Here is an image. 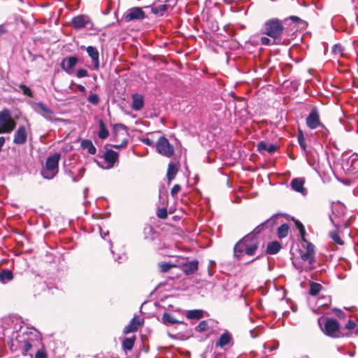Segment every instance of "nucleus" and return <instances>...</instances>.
Segmentation results:
<instances>
[{"label": "nucleus", "mask_w": 358, "mask_h": 358, "mask_svg": "<svg viewBox=\"0 0 358 358\" xmlns=\"http://www.w3.org/2000/svg\"><path fill=\"white\" fill-rule=\"evenodd\" d=\"M158 266H159L160 271L162 273L167 272L171 268H173V267L176 266L174 264H169V263H166V262H159L158 264Z\"/></svg>", "instance_id": "35"}, {"label": "nucleus", "mask_w": 358, "mask_h": 358, "mask_svg": "<svg viewBox=\"0 0 358 358\" xmlns=\"http://www.w3.org/2000/svg\"><path fill=\"white\" fill-rule=\"evenodd\" d=\"M35 358H46V354L43 350H38L35 355Z\"/></svg>", "instance_id": "50"}, {"label": "nucleus", "mask_w": 358, "mask_h": 358, "mask_svg": "<svg viewBox=\"0 0 358 358\" xmlns=\"http://www.w3.org/2000/svg\"><path fill=\"white\" fill-rule=\"evenodd\" d=\"M264 34L273 39L280 38L282 36L284 27L280 20L277 18H273L267 20L264 23Z\"/></svg>", "instance_id": "3"}, {"label": "nucleus", "mask_w": 358, "mask_h": 358, "mask_svg": "<svg viewBox=\"0 0 358 358\" xmlns=\"http://www.w3.org/2000/svg\"><path fill=\"white\" fill-rule=\"evenodd\" d=\"M322 289V285L317 282H310L309 294L311 296H316Z\"/></svg>", "instance_id": "30"}, {"label": "nucleus", "mask_w": 358, "mask_h": 358, "mask_svg": "<svg viewBox=\"0 0 358 358\" xmlns=\"http://www.w3.org/2000/svg\"><path fill=\"white\" fill-rule=\"evenodd\" d=\"M71 25L76 30L83 28L91 29H92L93 23L89 16L86 15H78L72 18Z\"/></svg>", "instance_id": "6"}, {"label": "nucleus", "mask_w": 358, "mask_h": 358, "mask_svg": "<svg viewBox=\"0 0 358 358\" xmlns=\"http://www.w3.org/2000/svg\"><path fill=\"white\" fill-rule=\"evenodd\" d=\"M330 220H331V222L333 223V224H334L335 227H338V222H336V221L334 220V219L331 216H330Z\"/></svg>", "instance_id": "59"}, {"label": "nucleus", "mask_w": 358, "mask_h": 358, "mask_svg": "<svg viewBox=\"0 0 358 358\" xmlns=\"http://www.w3.org/2000/svg\"><path fill=\"white\" fill-rule=\"evenodd\" d=\"M296 227L300 231V234H301L302 239L304 241H306L305 239L306 231H305L303 224L301 223L300 222L297 221V222H296Z\"/></svg>", "instance_id": "40"}, {"label": "nucleus", "mask_w": 358, "mask_h": 358, "mask_svg": "<svg viewBox=\"0 0 358 358\" xmlns=\"http://www.w3.org/2000/svg\"><path fill=\"white\" fill-rule=\"evenodd\" d=\"M99 131L98 134L99 138L101 139H106L108 135L109 132L106 128V126L102 120H100L99 122Z\"/></svg>", "instance_id": "27"}, {"label": "nucleus", "mask_w": 358, "mask_h": 358, "mask_svg": "<svg viewBox=\"0 0 358 358\" xmlns=\"http://www.w3.org/2000/svg\"><path fill=\"white\" fill-rule=\"evenodd\" d=\"M231 341V336L228 332H225L222 334L218 341L216 343V346H219L220 348L224 347V345L229 344Z\"/></svg>", "instance_id": "23"}, {"label": "nucleus", "mask_w": 358, "mask_h": 358, "mask_svg": "<svg viewBox=\"0 0 358 358\" xmlns=\"http://www.w3.org/2000/svg\"><path fill=\"white\" fill-rule=\"evenodd\" d=\"M87 101L94 105V106H96L99 101H100V99H99V96L98 94H90L88 98H87Z\"/></svg>", "instance_id": "37"}, {"label": "nucleus", "mask_w": 358, "mask_h": 358, "mask_svg": "<svg viewBox=\"0 0 358 358\" xmlns=\"http://www.w3.org/2000/svg\"><path fill=\"white\" fill-rule=\"evenodd\" d=\"M264 226H266V224L265 222L264 223H262L261 224H259V226H257L252 233H250L249 234H253L254 236L255 237V235L256 234H259L262 230L263 229V228L264 227Z\"/></svg>", "instance_id": "44"}, {"label": "nucleus", "mask_w": 358, "mask_h": 358, "mask_svg": "<svg viewBox=\"0 0 358 358\" xmlns=\"http://www.w3.org/2000/svg\"><path fill=\"white\" fill-rule=\"evenodd\" d=\"M13 278V273L10 270L3 269L0 272V281L3 283L11 280Z\"/></svg>", "instance_id": "26"}, {"label": "nucleus", "mask_w": 358, "mask_h": 358, "mask_svg": "<svg viewBox=\"0 0 358 358\" xmlns=\"http://www.w3.org/2000/svg\"><path fill=\"white\" fill-rule=\"evenodd\" d=\"M145 230H148L149 233H151L153 229L151 227H147L145 228Z\"/></svg>", "instance_id": "61"}, {"label": "nucleus", "mask_w": 358, "mask_h": 358, "mask_svg": "<svg viewBox=\"0 0 358 358\" xmlns=\"http://www.w3.org/2000/svg\"><path fill=\"white\" fill-rule=\"evenodd\" d=\"M80 146L83 149H87L88 153L90 155H95L96 152V148L94 146L92 141L83 140L80 143Z\"/></svg>", "instance_id": "20"}, {"label": "nucleus", "mask_w": 358, "mask_h": 358, "mask_svg": "<svg viewBox=\"0 0 358 358\" xmlns=\"http://www.w3.org/2000/svg\"><path fill=\"white\" fill-rule=\"evenodd\" d=\"M162 320L166 325L174 324L179 322L171 314L167 313L163 314Z\"/></svg>", "instance_id": "25"}, {"label": "nucleus", "mask_w": 358, "mask_h": 358, "mask_svg": "<svg viewBox=\"0 0 358 358\" xmlns=\"http://www.w3.org/2000/svg\"><path fill=\"white\" fill-rule=\"evenodd\" d=\"M317 128H319L318 131L316 132L317 137L324 140L327 139L329 135L328 129L322 124Z\"/></svg>", "instance_id": "31"}, {"label": "nucleus", "mask_w": 358, "mask_h": 358, "mask_svg": "<svg viewBox=\"0 0 358 358\" xmlns=\"http://www.w3.org/2000/svg\"><path fill=\"white\" fill-rule=\"evenodd\" d=\"M88 191V188H85V194H86V192Z\"/></svg>", "instance_id": "64"}, {"label": "nucleus", "mask_w": 358, "mask_h": 358, "mask_svg": "<svg viewBox=\"0 0 358 358\" xmlns=\"http://www.w3.org/2000/svg\"><path fill=\"white\" fill-rule=\"evenodd\" d=\"M145 14L140 7H134L129 8L124 15V19L126 22H130L134 20H143Z\"/></svg>", "instance_id": "8"}, {"label": "nucleus", "mask_w": 358, "mask_h": 358, "mask_svg": "<svg viewBox=\"0 0 358 358\" xmlns=\"http://www.w3.org/2000/svg\"><path fill=\"white\" fill-rule=\"evenodd\" d=\"M157 215L161 219H166L167 217V210L165 208H159L157 212Z\"/></svg>", "instance_id": "41"}, {"label": "nucleus", "mask_w": 358, "mask_h": 358, "mask_svg": "<svg viewBox=\"0 0 358 358\" xmlns=\"http://www.w3.org/2000/svg\"><path fill=\"white\" fill-rule=\"evenodd\" d=\"M297 140H298L299 143H302L305 142V138H304L303 133L300 129L298 131Z\"/></svg>", "instance_id": "47"}, {"label": "nucleus", "mask_w": 358, "mask_h": 358, "mask_svg": "<svg viewBox=\"0 0 358 358\" xmlns=\"http://www.w3.org/2000/svg\"><path fill=\"white\" fill-rule=\"evenodd\" d=\"M7 32V29L6 28V26L5 24H1L0 25V36H1L2 35H3L4 34H6Z\"/></svg>", "instance_id": "54"}, {"label": "nucleus", "mask_w": 358, "mask_h": 358, "mask_svg": "<svg viewBox=\"0 0 358 358\" xmlns=\"http://www.w3.org/2000/svg\"><path fill=\"white\" fill-rule=\"evenodd\" d=\"M322 331L331 338H339L343 336L340 331V324L334 319H328L323 327H321Z\"/></svg>", "instance_id": "5"}, {"label": "nucleus", "mask_w": 358, "mask_h": 358, "mask_svg": "<svg viewBox=\"0 0 358 358\" xmlns=\"http://www.w3.org/2000/svg\"><path fill=\"white\" fill-rule=\"evenodd\" d=\"M104 159L107 163L106 169L112 168L118 157V153L113 150H108L104 153L103 155Z\"/></svg>", "instance_id": "14"}, {"label": "nucleus", "mask_w": 358, "mask_h": 358, "mask_svg": "<svg viewBox=\"0 0 358 358\" xmlns=\"http://www.w3.org/2000/svg\"><path fill=\"white\" fill-rule=\"evenodd\" d=\"M60 157L61 155L56 152L47 158L45 164L41 172L44 178L52 179L57 174Z\"/></svg>", "instance_id": "2"}, {"label": "nucleus", "mask_w": 358, "mask_h": 358, "mask_svg": "<svg viewBox=\"0 0 358 358\" xmlns=\"http://www.w3.org/2000/svg\"><path fill=\"white\" fill-rule=\"evenodd\" d=\"M143 143L148 145H151L152 143V141L150 138H144Z\"/></svg>", "instance_id": "56"}, {"label": "nucleus", "mask_w": 358, "mask_h": 358, "mask_svg": "<svg viewBox=\"0 0 358 358\" xmlns=\"http://www.w3.org/2000/svg\"><path fill=\"white\" fill-rule=\"evenodd\" d=\"M135 337L126 338L122 342V347L126 350H131L134 345Z\"/></svg>", "instance_id": "32"}, {"label": "nucleus", "mask_w": 358, "mask_h": 358, "mask_svg": "<svg viewBox=\"0 0 358 358\" xmlns=\"http://www.w3.org/2000/svg\"><path fill=\"white\" fill-rule=\"evenodd\" d=\"M356 327V323L352 320H349L345 324V329L348 330L354 329Z\"/></svg>", "instance_id": "48"}, {"label": "nucleus", "mask_w": 358, "mask_h": 358, "mask_svg": "<svg viewBox=\"0 0 358 358\" xmlns=\"http://www.w3.org/2000/svg\"><path fill=\"white\" fill-rule=\"evenodd\" d=\"M281 245L278 241L269 243L266 248V252L270 255H275L279 252Z\"/></svg>", "instance_id": "21"}, {"label": "nucleus", "mask_w": 358, "mask_h": 358, "mask_svg": "<svg viewBox=\"0 0 358 358\" xmlns=\"http://www.w3.org/2000/svg\"><path fill=\"white\" fill-rule=\"evenodd\" d=\"M259 247V241L253 234H247L234 248V256L240 258L243 253L248 256L255 254Z\"/></svg>", "instance_id": "1"}, {"label": "nucleus", "mask_w": 358, "mask_h": 358, "mask_svg": "<svg viewBox=\"0 0 358 358\" xmlns=\"http://www.w3.org/2000/svg\"><path fill=\"white\" fill-rule=\"evenodd\" d=\"M132 108L134 110H140L144 106V99L141 94H134L132 95Z\"/></svg>", "instance_id": "18"}, {"label": "nucleus", "mask_w": 358, "mask_h": 358, "mask_svg": "<svg viewBox=\"0 0 358 358\" xmlns=\"http://www.w3.org/2000/svg\"><path fill=\"white\" fill-rule=\"evenodd\" d=\"M126 143H127V141L124 140V141H122V143L120 145H114V147H115V148H120V147H122L123 145H124Z\"/></svg>", "instance_id": "60"}, {"label": "nucleus", "mask_w": 358, "mask_h": 358, "mask_svg": "<svg viewBox=\"0 0 358 358\" xmlns=\"http://www.w3.org/2000/svg\"><path fill=\"white\" fill-rule=\"evenodd\" d=\"M143 320L141 317H134L124 329V334H127L129 333L135 332L143 324Z\"/></svg>", "instance_id": "13"}, {"label": "nucleus", "mask_w": 358, "mask_h": 358, "mask_svg": "<svg viewBox=\"0 0 358 358\" xmlns=\"http://www.w3.org/2000/svg\"><path fill=\"white\" fill-rule=\"evenodd\" d=\"M34 110L36 113L41 115L47 120H52L54 113L51 108L44 104L43 102L36 103Z\"/></svg>", "instance_id": "11"}, {"label": "nucleus", "mask_w": 358, "mask_h": 358, "mask_svg": "<svg viewBox=\"0 0 358 358\" xmlns=\"http://www.w3.org/2000/svg\"><path fill=\"white\" fill-rule=\"evenodd\" d=\"M261 43L262 45H268L271 44V40L266 36L261 38Z\"/></svg>", "instance_id": "51"}, {"label": "nucleus", "mask_w": 358, "mask_h": 358, "mask_svg": "<svg viewBox=\"0 0 358 358\" xmlns=\"http://www.w3.org/2000/svg\"><path fill=\"white\" fill-rule=\"evenodd\" d=\"M78 59L74 56L65 57L61 62V68L68 74L71 75L74 72V67L78 64Z\"/></svg>", "instance_id": "10"}, {"label": "nucleus", "mask_w": 358, "mask_h": 358, "mask_svg": "<svg viewBox=\"0 0 358 358\" xmlns=\"http://www.w3.org/2000/svg\"><path fill=\"white\" fill-rule=\"evenodd\" d=\"M314 248H315V247H314L313 244H312L311 243H308L306 252H307L308 253H311L313 255H315Z\"/></svg>", "instance_id": "49"}, {"label": "nucleus", "mask_w": 358, "mask_h": 358, "mask_svg": "<svg viewBox=\"0 0 358 358\" xmlns=\"http://www.w3.org/2000/svg\"><path fill=\"white\" fill-rule=\"evenodd\" d=\"M278 219V215H274L271 218L268 219L266 222V227H272L274 224L277 223V220Z\"/></svg>", "instance_id": "39"}, {"label": "nucleus", "mask_w": 358, "mask_h": 358, "mask_svg": "<svg viewBox=\"0 0 358 358\" xmlns=\"http://www.w3.org/2000/svg\"><path fill=\"white\" fill-rule=\"evenodd\" d=\"M181 189V187L179 185H175L171 189V194L173 196H175Z\"/></svg>", "instance_id": "46"}, {"label": "nucleus", "mask_w": 358, "mask_h": 358, "mask_svg": "<svg viewBox=\"0 0 358 358\" xmlns=\"http://www.w3.org/2000/svg\"><path fill=\"white\" fill-rule=\"evenodd\" d=\"M275 349H276V347H272V348H271V350H275Z\"/></svg>", "instance_id": "63"}, {"label": "nucleus", "mask_w": 358, "mask_h": 358, "mask_svg": "<svg viewBox=\"0 0 358 358\" xmlns=\"http://www.w3.org/2000/svg\"><path fill=\"white\" fill-rule=\"evenodd\" d=\"M20 88L22 89L23 94L29 96H32V92L30 89L24 85H20Z\"/></svg>", "instance_id": "45"}, {"label": "nucleus", "mask_w": 358, "mask_h": 358, "mask_svg": "<svg viewBox=\"0 0 358 358\" xmlns=\"http://www.w3.org/2000/svg\"><path fill=\"white\" fill-rule=\"evenodd\" d=\"M343 48L341 45L336 44L333 47V52L335 55H341L343 54Z\"/></svg>", "instance_id": "42"}, {"label": "nucleus", "mask_w": 358, "mask_h": 358, "mask_svg": "<svg viewBox=\"0 0 358 358\" xmlns=\"http://www.w3.org/2000/svg\"><path fill=\"white\" fill-rule=\"evenodd\" d=\"M289 19H290L292 21L294 22H298L301 21V19H300L299 17H297V16H294V15L290 16V17H289Z\"/></svg>", "instance_id": "55"}, {"label": "nucleus", "mask_w": 358, "mask_h": 358, "mask_svg": "<svg viewBox=\"0 0 358 358\" xmlns=\"http://www.w3.org/2000/svg\"><path fill=\"white\" fill-rule=\"evenodd\" d=\"M276 146L273 144H268L264 141H260L257 145L259 151H267L268 153H273L276 150Z\"/></svg>", "instance_id": "19"}, {"label": "nucleus", "mask_w": 358, "mask_h": 358, "mask_svg": "<svg viewBox=\"0 0 358 358\" xmlns=\"http://www.w3.org/2000/svg\"><path fill=\"white\" fill-rule=\"evenodd\" d=\"M198 261L192 260L184 264L182 270L185 275H191L198 269Z\"/></svg>", "instance_id": "17"}, {"label": "nucleus", "mask_w": 358, "mask_h": 358, "mask_svg": "<svg viewBox=\"0 0 358 358\" xmlns=\"http://www.w3.org/2000/svg\"><path fill=\"white\" fill-rule=\"evenodd\" d=\"M300 147L301 148V149L303 150V151H306V142H303L302 143H299Z\"/></svg>", "instance_id": "58"}, {"label": "nucleus", "mask_w": 358, "mask_h": 358, "mask_svg": "<svg viewBox=\"0 0 358 358\" xmlns=\"http://www.w3.org/2000/svg\"><path fill=\"white\" fill-rule=\"evenodd\" d=\"M304 182L305 181L303 178H296L292 180L291 186L294 191L299 192L303 195H306L307 194V191L303 187Z\"/></svg>", "instance_id": "15"}, {"label": "nucleus", "mask_w": 358, "mask_h": 358, "mask_svg": "<svg viewBox=\"0 0 358 358\" xmlns=\"http://www.w3.org/2000/svg\"><path fill=\"white\" fill-rule=\"evenodd\" d=\"M117 127H120V128H122V129H125V126L122 124H117L115 125V128H117Z\"/></svg>", "instance_id": "62"}, {"label": "nucleus", "mask_w": 358, "mask_h": 358, "mask_svg": "<svg viewBox=\"0 0 358 358\" xmlns=\"http://www.w3.org/2000/svg\"><path fill=\"white\" fill-rule=\"evenodd\" d=\"M27 134L24 126H20L15 133L13 143L17 145H22L27 141Z\"/></svg>", "instance_id": "12"}, {"label": "nucleus", "mask_w": 358, "mask_h": 358, "mask_svg": "<svg viewBox=\"0 0 358 358\" xmlns=\"http://www.w3.org/2000/svg\"><path fill=\"white\" fill-rule=\"evenodd\" d=\"M208 323L206 320H203L196 327L195 330L198 332H203L208 330Z\"/></svg>", "instance_id": "34"}, {"label": "nucleus", "mask_w": 358, "mask_h": 358, "mask_svg": "<svg viewBox=\"0 0 358 358\" xmlns=\"http://www.w3.org/2000/svg\"><path fill=\"white\" fill-rule=\"evenodd\" d=\"M159 3L160 4L159 5H154L151 7V11L152 13L155 15L162 13V15H163V13L169 9V8L164 3Z\"/></svg>", "instance_id": "28"}, {"label": "nucleus", "mask_w": 358, "mask_h": 358, "mask_svg": "<svg viewBox=\"0 0 358 358\" xmlns=\"http://www.w3.org/2000/svg\"><path fill=\"white\" fill-rule=\"evenodd\" d=\"M178 166L173 163H169L167 170V178L169 182H171L173 179H174L177 172H178Z\"/></svg>", "instance_id": "22"}, {"label": "nucleus", "mask_w": 358, "mask_h": 358, "mask_svg": "<svg viewBox=\"0 0 358 358\" xmlns=\"http://www.w3.org/2000/svg\"><path fill=\"white\" fill-rule=\"evenodd\" d=\"M186 316L188 319L199 320L203 317V311L198 309L188 310L186 313Z\"/></svg>", "instance_id": "24"}, {"label": "nucleus", "mask_w": 358, "mask_h": 358, "mask_svg": "<svg viewBox=\"0 0 358 358\" xmlns=\"http://www.w3.org/2000/svg\"><path fill=\"white\" fill-rule=\"evenodd\" d=\"M289 232V226L287 224H283L278 228L277 234L280 238L286 237Z\"/></svg>", "instance_id": "29"}, {"label": "nucleus", "mask_w": 358, "mask_h": 358, "mask_svg": "<svg viewBox=\"0 0 358 358\" xmlns=\"http://www.w3.org/2000/svg\"><path fill=\"white\" fill-rule=\"evenodd\" d=\"M76 76L79 78L87 77L88 76V72L84 69H80L77 71Z\"/></svg>", "instance_id": "43"}, {"label": "nucleus", "mask_w": 358, "mask_h": 358, "mask_svg": "<svg viewBox=\"0 0 358 358\" xmlns=\"http://www.w3.org/2000/svg\"><path fill=\"white\" fill-rule=\"evenodd\" d=\"M78 89L79 91L82 92H84L85 91V87L82 85H78Z\"/></svg>", "instance_id": "57"}, {"label": "nucleus", "mask_w": 358, "mask_h": 358, "mask_svg": "<svg viewBox=\"0 0 358 358\" xmlns=\"http://www.w3.org/2000/svg\"><path fill=\"white\" fill-rule=\"evenodd\" d=\"M306 123L307 127L310 129H317L322 124L320 120V115L317 108H314L311 110L309 115L306 117Z\"/></svg>", "instance_id": "9"}, {"label": "nucleus", "mask_w": 358, "mask_h": 358, "mask_svg": "<svg viewBox=\"0 0 358 358\" xmlns=\"http://www.w3.org/2000/svg\"><path fill=\"white\" fill-rule=\"evenodd\" d=\"M86 50L88 55L92 58L94 69L98 70L99 68V60L97 49L93 46H88Z\"/></svg>", "instance_id": "16"}, {"label": "nucleus", "mask_w": 358, "mask_h": 358, "mask_svg": "<svg viewBox=\"0 0 358 358\" xmlns=\"http://www.w3.org/2000/svg\"><path fill=\"white\" fill-rule=\"evenodd\" d=\"M158 3H164L169 8H173L177 3V0H157Z\"/></svg>", "instance_id": "38"}, {"label": "nucleus", "mask_w": 358, "mask_h": 358, "mask_svg": "<svg viewBox=\"0 0 358 358\" xmlns=\"http://www.w3.org/2000/svg\"><path fill=\"white\" fill-rule=\"evenodd\" d=\"M15 126L16 123L12 119L8 110L4 109L0 112V134L11 133Z\"/></svg>", "instance_id": "4"}, {"label": "nucleus", "mask_w": 358, "mask_h": 358, "mask_svg": "<svg viewBox=\"0 0 358 358\" xmlns=\"http://www.w3.org/2000/svg\"><path fill=\"white\" fill-rule=\"evenodd\" d=\"M157 152L166 157H171L174 153V148L164 136H161L156 144Z\"/></svg>", "instance_id": "7"}, {"label": "nucleus", "mask_w": 358, "mask_h": 358, "mask_svg": "<svg viewBox=\"0 0 358 358\" xmlns=\"http://www.w3.org/2000/svg\"><path fill=\"white\" fill-rule=\"evenodd\" d=\"M329 236L331 238V239L337 244L340 245H343L344 244V242L342 241V239L340 238L339 235L338 234L337 231H331L329 233Z\"/></svg>", "instance_id": "36"}, {"label": "nucleus", "mask_w": 358, "mask_h": 358, "mask_svg": "<svg viewBox=\"0 0 358 358\" xmlns=\"http://www.w3.org/2000/svg\"><path fill=\"white\" fill-rule=\"evenodd\" d=\"M301 259L308 262L310 265L313 264L315 262V255L307 252L301 255Z\"/></svg>", "instance_id": "33"}, {"label": "nucleus", "mask_w": 358, "mask_h": 358, "mask_svg": "<svg viewBox=\"0 0 358 358\" xmlns=\"http://www.w3.org/2000/svg\"><path fill=\"white\" fill-rule=\"evenodd\" d=\"M31 348V345L29 342L26 341L24 344V352H28Z\"/></svg>", "instance_id": "53"}, {"label": "nucleus", "mask_w": 358, "mask_h": 358, "mask_svg": "<svg viewBox=\"0 0 358 358\" xmlns=\"http://www.w3.org/2000/svg\"><path fill=\"white\" fill-rule=\"evenodd\" d=\"M334 312L335 313L336 315L340 318L345 317L344 313L340 309L335 308L334 309Z\"/></svg>", "instance_id": "52"}]
</instances>
